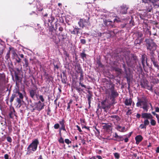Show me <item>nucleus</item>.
I'll return each instance as SVG.
<instances>
[{"label":"nucleus","instance_id":"obj_39","mask_svg":"<svg viewBox=\"0 0 159 159\" xmlns=\"http://www.w3.org/2000/svg\"><path fill=\"white\" fill-rule=\"evenodd\" d=\"M153 5L155 8H159V3L157 0H156L153 3Z\"/></svg>","mask_w":159,"mask_h":159},{"label":"nucleus","instance_id":"obj_13","mask_svg":"<svg viewBox=\"0 0 159 159\" xmlns=\"http://www.w3.org/2000/svg\"><path fill=\"white\" fill-rule=\"evenodd\" d=\"M44 103H42L40 101H39L36 103V106L35 108L33 109V110L35 109L40 111L44 108Z\"/></svg>","mask_w":159,"mask_h":159},{"label":"nucleus","instance_id":"obj_40","mask_svg":"<svg viewBox=\"0 0 159 159\" xmlns=\"http://www.w3.org/2000/svg\"><path fill=\"white\" fill-rule=\"evenodd\" d=\"M63 78H62V76H61V81L62 83L66 84V80H65V78H66V76L65 74L63 75Z\"/></svg>","mask_w":159,"mask_h":159},{"label":"nucleus","instance_id":"obj_36","mask_svg":"<svg viewBox=\"0 0 159 159\" xmlns=\"http://www.w3.org/2000/svg\"><path fill=\"white\" fill-rule=\"evenodd\" d=\"M9 48V50L8 52L7 53V54L5 57V58L7 60L9 58H10V52L11 48Z\"/></svg>","mask_w":159,"mask_h":159},{"label":"nucleus","instance_id":"obj_60","mask_svg":"<svg viewBox=\"0 0 159 159\" xmlns=\"http://www.w3.org/2000/svg\"><path fill=\"white\" fill-rule=\"evenodd\" d=\"M146 126L145 125H144V124H141L140 125L139 127L141 129H143V128H146Z\"/></svg>","mask_w":159,"mask_h":159},{"label":"nucleus","instance_id":"obj_52","mask_svg":"<svg viewBox=\"0 0 159 159\" xmlns=\"http://www.w3.org/2000/svg\"><path fill=\"white\" fill-rule=\"evenodd\" d=\"M58 141L60 143H61L62 144L64 143V142L63 139L62 137H60V138L58 140Z\"/></svg>","mask_w":159,"mask_h":159},{"label":"nucleus","instance_id":"obj_8","mask_svg":"<svg viewBox=\"0 0 159 159\" xmlns=\"http://www.w3.org/2000/svg\"><path fill=\"white\" fill-rule=\"evenodd\" d=\"M128 8L129 7L127 5L123 4L117 8V11L118 13L123 14H126L127 13Z\"/></svg>","mask_w":159,"mask_h":159},{"label":"nucleus","instance_id":"obj_46","mask_svg":"<svg viewBox=\"0 0 159 159\" xmlns=\"http://www.w3.org/2000/svg\"><path fill=\"white\" fill-rule=\"evenodd\" d=\"M124 140V137L123 136H119L118 138L116 139V140L119 142L120 141H122Z\"/></svg>","mask_w":159,"mask_h":159},{"label":"nucleus","instance_id":"obj_14","mask_svg":"<svg viewBox=\"0 0 159 159\" xmlns=\"http://www.w3.org/2000/svg\"><path fill=\"white\" fill-rule=\"evenodd\" d=\"M89 19V17H88L87 20H85L84 18L80 19L78 23L80 27L82 28H84L86 24L88 23Z\"/></svg>","mask_w":159,"mask_h":159},{"label":"nucleus","instance_id":"obj_1","mask_svg":"<svg viewBox=\"0 0 159 159\" xmlns=\"http://www.w3.org/2000/svg\"><path fill=\"white\" fill-rule=\"evenodd\" d=\"M137 99L138 102L136 104L137 107L142 108L144 110L147 112L148 107L147 103L148 100L146 97L145 96H143L141 98L138 97Z\"/></svg>","mask_w":159,"mask_h":159},{"label":"nucleus","instance_id":"obj_53","mask_svg":"<svg viewBox=\"0 0 159 159\" xmlns=\"http://www.w3.org/2000/svg\"><path fill=\"white\" fill-rule=\"evenodd\" d=\"M65 143L68 145L71 143V141H70L68 139H65Z\"/></svg>","mask_w":159,"mask_h":159},{"label":"nucleus","instance_id":"obj_54","mask_svg":"<svg viewBox=\"0 0 159 159\" xmlns=\"http://www.w3.org/2000/svg\"><path fill=\"white\" fill-rule=\"evenodd\" d=\"M54 129H58L60 127L58 123L55 124V125H54Z\"/></svg>","mask_w":159,"mask_h":159},{"label":"nucleus","instance_id":"obj_38","mask_svg":"<svg viewBox=\"0 0 159 159\" xmlns=\"http://www.w3.org/2000/svg\"><path fill=\"white\" fill-rule=\"evenodd\" d=\"M96 62L99 67L102 68L103 67V65H102L100 60H97Z\"/></svg>","mask_w":159,"mask_h":159},{"label":"nucleus","instance_id":"obj_57","mask_svg":"<svg viewBox=\"0 0 159 159\" xmlns=\"http://www.w3.org/2000/svg\"><path fill=\"white\" fill-rule=\"evenodd\" d=\"M80 43L83 44H85L86 42V40L84 39H81L80 40Z\"/></svg>","mask_w":159,"mask_h":159},{"label":"nucleus","instance_id":"obj_59","mask_svg":"<svg viewBox=\"0 0 159 159\" xmlns=\"http://www.w3.org/2000/svg\"><path fill=\"white\" fill-rule=\"evenodd\" d=\"M143 36V34L141 32H139L138 33V38H141Z\"/></svg>","mask_w":159,"mask_h":159},{"label":"nucleus","instance_id":"obj_18","mask_svg":"<svg viewBox=\"0 0 159 159\" xmlns=\"http://www.w3.org/2000/svg\"><path fill=\"white\" fill-rule=\"evenodd\" d=\"M75 69L77 73H79L83 72L80 65L79 63H76L74 65Z\"/></svg>","mask_w":159,"mask_h":159},{"label":"nucleus","instance_id":"obj_21","mask_svg":"<svg viewBox=\"0 0 159 159\" xmlns=\"http://www.w3.org/2000/svg\"><path fill=\"white\" fill-rule=\"evenodd\" d=\"M59 123L61 126V128H60V130H62L64 131H66L65 128V121L64 119H62L61 120L59 121Z\"/></svg>","mask_w":159,"mask_h":159},{"label":"nucleus","instance_id":"obj_43","mask_svg":"<svg viewBox=\"0 0 159 159\" xmlns=\"http://www.w3.org/2000/svg\"><path fill=\"white\" fill-rule=\"evenodd\" d=\"M151 61L152 62V64L154 65V66L155 67L158 65V62L157 60V59Z\"/></svg>","mask_w":159,"mask_h":159},{"label":"nucleus","instance_id":"obj_4","mask_svg":"<svg viewBox=\"0 0 159 159\" xmlns=\"http://www.w3.org/2000/svg\"><path fill=\"white\" fill-rule=\"evenodd\" d=\"M39 143V141L37 139H35L33 140L27 148V152L26 154L30 155L31 153L35 151L37 149V146Z\"/></svg>","mask_w":159,"mask_h":159},{"label":"nucleus","instance_id":"obj_30","mask_svg":"<svg viewBox=\"0 0 159 159\" xmlns=\"http://www.w3.org/2000/svg\"><path fill=\"white\" fill-rule=\"evenodd\" d=\"M80 55L81 58L83 60V61H84L85 59H87V55L85 53L84 51H83L82 52L80 53Z\"/></svg>","mask_w":159,"mask_h":159},{"label":"nucleus","instance_id":"obj_42","mask_svg":"<svg viewBox=\"0 0 159 159\" xmlns=\"http://www.w3.org/2000/svg\"><path fill=\"white\" fill-rule=\"evenodd\" d=\"M143 2H144V3H147L148 2V1L151 2L153 4L154 2L156 1V0H141Z\"/></svg>","mask_w":159,"mask_h":159},{"label":"nucleus","instance_id":"obj_62","mask_svg":"<svg viewBox=\"0 0 159 159\" xmlns=\"http://www.w3.org/2000/svg\"><path fill=\"white\" fill-rule=\"evenodd\" d=\"M122 67L124 69V70L125 72H127V69L126 68V66L125 64H122Z\"/></svg>","mask_w":159,"mask_h":159},{"label":"nucleus","instance_id":"obj_56","mask_svg":"<svg viewBox=\"0 0 159 159\" xmlns=\"http://www.w3.org/2000/svg\"><path fill=\"white\" fill-rule=\"evenodd\" d=\"M75 89H76V90L78 92H80L81 91H83V90L82 89H81V88H78V87H76L75 88Z\"/></svg>","mask_w":159,"mask_h":159},{"label":"nucleus","instance_id":"obj_47","mask_svg":"<svg viewBox=\"0 0 159 159\" xmlns=\"http://www.w3.org/2000/svg\"><path fill=\"white\" fill-rule=\"evenodd\" d=\"M153 83L154 84H159V80L157 78H155L153 80Z\"/></svg>","mask_w":159,"mask_h":159},{"label":"nucleus","instance_id":"obj_19","mask_svg":"<svg viewBox=\"0 0 159 159\" xmlns=\"http://www.w3.org/2000/svg\"><path fill=\"white\" fill-rule=\"evenodd\" d=\"M79 73L80 74V78H79V80H80L79 84L80 85V86L81 87L86 88V86L83 84L81 82L83 80H84L83 72H82L80 73Z\"/></svg>","mask_w":159,"mask_h":159},{"label":"nucleus","instance_id":"obj_26","mask_svg":"<svg viewBox=\"0 0 159 159\" xmlns=\"http://www.w3.org/2000/svg\"><path fill=\"white\" fill-rule=\"evenodd\" d=\"M132 102V100L131 98L129 99L126 98L125 101V104L126 106H131Z\"/></svg>","mask_w":159,"mask_h":159},{"label":"nucleus","instance_id":"obj_28","mask_svg":"<svg viewBox=\"0 0 159 159\" xmlns=\"http://www.w3.org/2000/svg\"><path fill=\"white\" fill-rule=\"evenodd\" d=\"M80 30L79 28L75 27L74 28L73 31H71L70 33L71 34H78L79 33V31Z\"/></svg>","mask_w":159,"mask_h":159},{"label":"nucleus","instance_id":"obj_6","mask_svg":"<svg viewBox=\"0 0 159 159\" xmlns=\"http://www.w3.org/2000/svg\"><path fill=\"white\" fill-rule=\"evenodd\" d=\"M131 55L130 59L128 56L125 58L126 63L129 65H134V63H136L138 60L137 57L135 54H132Z\"/></svg>","mask_w":159,"mask_h":159},{"label":"nucleus","instance_id":"obj_44","mask_svg":"<svg viewBox=\"0 0 159 159\" xmlns=\"http://www.w3.org/2000/svg\"><path fill=\"white\" fill-rule=\"evenodd\" d=\"M116 159H119L120 157V155L119 153L115 152L113 153Z\"/></svg>","mask_w":159,"mask_h":159},{"label":"nucleus","instance_id":"obj_10","mask_svg":"<svg viewBox=\"0 0 159 159\" xmlns=\"http://www.w3.org/2000/svg\"><path fill=\"white\" fill-rule=\"evenodd\" d=\"M103 23L104 25L109 28L111 29L116 27L114 23V22L109 19H103Z\"/></svg>","mask_w":159,"mask_h":159},{"label":"nucleus","instance_id":"obj_50","mask_svg":"<svg viewBox=\"0 0 159 159\" xmlns=\"http://www.w3.org/2000/svg\"><path fill=\"white\" fill-rule=\"evenodd\" d=\"M16 56L17 57V58H15L16 61L17 63H20L21 61V59L18 56V55H17V56Z\"/></svg>","mask_w":159,"mask_h":159},{"label":"nucleus","instance_id":"obj_64","mask_svg":"<svg viewBox=\"0 0 159 159\" xmlns=\"http://www.w3.org/2000/svg\"><path fill=\"white\" fill-rule=\"evenodd\" d=\"M126 25V24H123L121 25H120V27L121 28L123 29V28H124L125 27Z\"/></svg>","mask_w":159,"mask_h":159},{"label":"nucleus","instance_id":"obj_29","mask_svg":"<svg viewBox=\"0 0 159 159\" xmlns=\"http://www.w3.org/2000/svg\"><path fill=\"white\" fill-rule=\"evenodd\" d=\"M114 70L116 72H117V74L118 75L121 74L122 70L121 69L118 67H115L114 68Z\"/></svg>","mask_w":159,"mask_h":159},{"label":"nucleus","instance_id":"obj_20","mask_svg":"<svg viewBox=\"0 0 159 159\" xmlns=\"http://www.w3.org/2000/svg\"><path fill=\"white\" fill-rule=\"evenodd\" d=\"M9 117L12 119H13L14 116H15L16 118L17 116L16 115V112L14 108H13L12 110H10L9 114Z\"/></svg>","mask_w":159,"mask_h":159},{"label":"nucleus","instance_id":"obj_41","mask_svg":"<svg viewBox=\"0 0 159 159\" xmlns=\"http://www.w3.org/2000/svg\"><path fill=\"white\" fill-rule=\"evenodd\" d=\"M9 48H11L10 51L12 52V53L14 56H17V55L15 52V50L13 48L10 47Z\"/></svg>","mask_w":159,"mask_h":159},{"label":"nucleus","instance_id":"obj_22","mask_svg":"<svg viewBox=\"0 0 159 159\" xmlns=\"http://www.w3.org/2000/svg\"><path fill=\"white\" fill-rule=\"evenodd\" d=\"M135 139L136 141V143L138 144L143 140V138L142 135H139L136 136Z\"/></svg>","mask_w":159,"mask_h":159},{"label":"nucleus","instance_id":"obj_31","mask_svg":"<svg viewBox=\"0 0 159 159\" xmlns=\"http://www.w3.org/2000/svg\"><path fill=\"white\" fill-rule=\"evenodd\" d=\"M17 96V95L14 92L12 94L10 98V102L11 103L13 102L14 98Z\"/></svg>","mask_w":159,"mask_h":159},{"label":"nucleus","instance_id":"obj_16","mask_svg":"<svg viewBox=\"0 0 159 159\" xmlns=\"http://www.w3.org/2000/svg\"><path fill=\"white\" fill-rule=\"evenodd\" d=\"M37 88L36 89H30L29 90L30 97L33 99H34L35 96H37Z\"/></svg>","mask_w":159,"mask_h":159},{"label":"nucleus","instance_id":"obj_63","mask_svg":"<svg viewBox=\"0 0 159 159\" xmlns=\"http://www.w3.org/2000/svg\"><path fill=\"white\" fill-rule=\"evenodd\" d=\"M51 110L50 108L49 107H48V110H47V115L49 116H50V113L51 112Z\"/></svg>","mask_w":159,"mask_h":159},{"label":"nucleus","instance_id":"obj_24","mask_svg":"<svg viewBox=\"0 0 159 159\" xmlns=\"http://www.w3.org/2000/svg\"><path fill=\"white\" fill-rule=\"evenodd\" d=\"M111 118L112 121H116V122H118L120 120V117L117 115H112L109 116V117Z\"/></svg>","mask_w":159,"mask_h":159},{"label":"nucleus","instance_id":"obj_27","mask_svg":"<svg viewBox=\"0 0 159 159\" xmlns=\"http://www.w3.org/2000/svg\"><path fill=\"white\" fill-rule=\"evenodd\" d=\"M143 40V39H139V38H137L136 39L134 42V44L135 45H140V44L142 43Z\"/></svg>","mask_w":159,"mask_h":159},{"label":"nucleus","instance_id":"obj_17","mask_svg":"<svg viewBox=\"0 0 159 159\" xmlns=\"http://www.w3.org/2000/svg\"><path fill=\"white\" fill-rule=\"evenodd\" d=\"M141 62L143 69L145 70V63L148 65L147 58L146 57V56L145 54L141 56Z\"/></svg>","mask_w":159,"mask_h":159},{"label":"nucleus","instance_id":"obj_15","mask_svg":"<svg viewBox=\"0 0 159 159\" xmlns=\"http://www.w3.org/2000/svg\"><path fill=\"white\" fill-rule=\"evenodd\" d=\"M58 30L60 31V32L59 33L58 36L61 37L62 41H64L66 38L67 34H65L64 33L62 32L63 30V28L62 27L60 26L58 28Z\"/></svg>","mask_w":159,"mask_h":159},{"label":"nucleus","instance_id":"obj_35","mask_svg":"<svg viewBox=\"0 0 159 159\" xmlns=\"http://www.w3.org/2000/svg\"><path fill=\"white\" fill-rule=\"evenodd\" d=\"M92 96H91L90 95H87L88 100V104H89V107H90V104H91V99L92 98Z\"/></svg>","mask_w":159,"mask_h":159},{"label":"nucleus","instance_id":"obj_55","mask_svg":"<svg viewBox=\"0 0 159 159\" xmlns=\"http://www.w3.org/2000/svg\"><path fill=\"white\" fill-rule=\"evenodd\" d=\"M7 141L9 143H11L12 141L11 138L10 136H8L7 138Z\"/></svg>","mask_w":159,"mask_h":159},{"label":"nucleus","instance_id":"obj_9","mask_svg":"<svg viewBox=\"0 0 159 159\" xmlns=\"http://www.w3.org/2000/svg\"><path fill=\"white\" fill-rule=\"evenodd\" d=\"M148 82L147 80H142L140 82V85L142 88L146 89H147L153 91L152 86L148 85Z\"/></svg>","mask_w":159,"mask_h":159},{"label":"nucleus","instance_id":"obj_34","mask_svg":"<svg viewBox=\"0 0 159 159\" xmlns=\"http://www.w3.org/2000/svg\"><path fill=\"white\" fill-rule=\"evenodd\" d=\"M103 128L104 129H106L107 130H110L111 129V126L107 124H106L105 125L103 126Z\"/></svg>","mask_w":159,"mask_h":159},{"label":"nucleus","instance_id":"obj_33","mask_svg":"<svg viewBox=\"0 0 159 159\" xmlns=\"http://www.w3.org/2000/svg\"><path fill=\"white\" fill-rule=\"evenodd\" d=\"M113 22L114 24L115 22L119 23L121 22V19L117 16H116Z\"/></svg>","mask_w":159,"mask_h":159},{"label":"nucleus","instance_id":"obj_7","mask_svg":"<svg viewBox=\"0 0 159 159\" xmlns=\"http://www.w3.org/2000/svg\"><path fill=\"white\" fill-rule=\"evenodd\" d=\"M15 93L17 95V96H18L19 98H17L16 99V101L18 103L17 106H18L19 107H20L21 105L22 101L23 102V99L24 98V96L23 94L21 93L19 91V90H16L15 92Z\"/></svg>","mask_w":159,"mask_h":159},{"label":"nucleus","instance_id":"obj_2","mask_svg":"<svg viewBox=\"0 0 159 159\" xmlns=\"http://www.w3.org/2000/svg\"><path fill=\"white\" fill-rule=\"evenodd\" d=\"M11 65L12 67L9 66V71L11 72L14 71V72L15 81L16 82V85L18 89L20 87V84L21 83L22 78L19 76L20 73V70L19 68H16V70H14L13 68V66L11 63Z\"/></svg>","mask_w":159,"mask_h":159},{"label":"nucleus","instance_id":"obj_25","mask_svg":"<svg viewBox=\"0 0 159 159\" xmlns=\"http://www.w3.org/2000/svg\"><path fill=\"white\" fill-rule=\"evenodd\" d=\"M149 56L151 61L157 59V56L155 53V52H149Z\"/></svg>","mask_w":159,"mask_h":159},{"label":"nucleus","instance_id":"obj_37","mask_svg":"<svg viewBox=\"0 0 159 159\" xmlns=\"http://www.w3.org/2000/svg\"><path fill=\"white\" fill-rule=\"evenodd\" d=\"M7 126L9 132L11 133L12 130L11 122H10V123L8 124Z\"/></svg>","mask_w":159,"mask_h":159},{"label":"nucleus","instance_id":"obj_61","mask_svg":"<svg viewBox=\"0 0 159 159\" xmlns=\"http://www.w3.org/2000/svg\"><path fill=\"white\" fill-rule=\"evenodd\" d=\"M125 78L127 79V83L128 84H130V79L129 78V77L128 76H126L125 77Z\"/></svg>","mask_w":159,"mask_h":159},{"label":"nucleus","instance_id":"obj_49","mask_svg":"<svg viewBox=\"0 0 159 159\" xmlns=\"http://www.w3.org/2000/svg\"><path fill=\"white\" fill-rule=\"evenodd\" d=\"M150 123L152 126H155L156 125V121L154 119H152L151 120Z\"/></svg>","mask_w":159,"mask_h":159},{"label":"nucleus","instance_id":"obj_5","mask_svg":"<svg viewBox=\"0 0 159 159\" xmlns=\"http://www.w3.org/2000/svg\"><path fill=\"white\" fill-rule=\"evenodd\" d=\"M101 103L100 108L103 109L104 111L107 112L111 106V104L109 102L108 99L106 98L101 102Z\"/></svg>","mask_w":159,"mask_h":159},{"label":"nucleus","instance_id":"obj_23","mask_svg":"<svg viewBox=\"0 0 159 159\" xmlns=\"http://www.w3.org/2000/svg\"><path fill=\"white\" fill-rule=\"evenodd\" d=\"M142 117L143 118L152 119V116L150 113H143L142 114Z\"/></svg>","mask_w":159,"mask_h":159},{"label":"nucleus","instance_id":"obj_3","mask_svg":"<svg viewBox=\"0 0 159 159\" xmlns=\"http://www.w3.org/2000/svg\"><path fill=\"white\" fill-rule=\"evenodd\" d=\"M146 49L149 52H155L157 49V45L153 40L146 39L145 41Z\"/></svg>","mask_w":159,"mask_h":159},{"label":"nucleus","instance_id":"obj_12","mask_svg":"<svg viewBox=\"0 0 159 159\" xmlns=\"http://www.w3.org/2000/svg\"><path fill=\"white\" fill-rule=\"evenodd\" d=\"M7 83L6 80V75L4 73H0V86H3Z\"/></svg>","mask_w":159,"mask_h":159},{"label":"nucleus","instance_id":"obj_58","mask_svg":"<svg viewBox=\"0 0 159 159\" xmlns=\"http://www.w3.org/2000/svg\"><path fill=\"white\" fill-rule=\"evenodd\" d=\"M64 54L65 55L66 57H69V54L68 53L67 51H65L64 52Z\"/></svg>","mask_w":159,"mask_h":159},{"label":"nucleus","instance_id":"obj_45","mask_svg":"<svg viewBox=\"0 0 159 159\" xmlns=\"http://www.w3.org/2000/svg\"><path fill=\"white\" fill-rule=\"evenodd\" d=\"M24 61L25 62V67H28L29 66L28 60L27 59L25 58H24Z\"/></svg>","mask_w":159,"mask_h":159},{"label":"nucleus","instance_id":"obj_32","mask_svg":"<svg viewBox=\"0 0 159 159\" xmlns=\"http://www.w3.org/2000/svg\"><path fill=\"white\" fill-rule=\"evenodd\" d=\"M44 75L45 76V78L48 80H50L51 79H53V77L52 76H50L49 74L46 72H44Z\"/></svg>","mask_w":159,"mask_h":159},{"label":"nucleus","instance_id":"obj_11","mask_svg":"<svg viewBox=\"0 0 159 159\" xmlns=\"http://www.w3.org/2000/svg\"><path fill=\"white\" fill-rule=\"evenodd\" d=\"M109 89L111 91L110 99H111L112 101H114L115 98L118 96L119 94L115 90V87L114 85H112L111 87Z\"/></svg>","mask_w":159,"mask_h":159},{"label":"nucleus","instance_id":"obj_48","mask_svg":"<svg viewBox=\"0 0 159 159\" xmlns=\"http://www.w3.org/2000/svg\"><path fill=\"white\" fill-rule=\"evenodd\" d=\"M39 99L40 100V101L41 102H43L45 101L42 95H40L39 96Z\"/></svg>","mask_w":159,"mask_h":159},{"label":"nucleus","instance_id":"obj_51","mask_svg":"<svg viewBox=\"0 0 159 159\" xmlns=\"http://www.w3.org/2000/svg\"><path fill=\"white\" fill-rule=\"evenodd\" d=\"M149 124V121L148 120L146 119L144 120V124L146 126L147 125H148Z\"/></svg>","mask_w":159,"mask_h":159}]
</instances>
